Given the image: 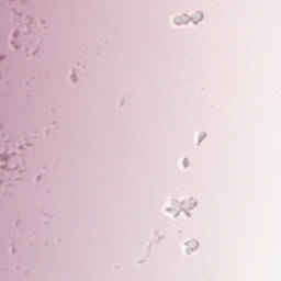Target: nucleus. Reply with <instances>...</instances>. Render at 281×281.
Wrapping results in <instances>:
<instances>
[{
	"label": "nucleus",
	"mask_w": 281,
	"mask_h": 281,
	"mask_svg": "<svg viewBox=\"0 0 281 281\" xmlns=\"http://www.w3.org/2000/svg\"><path fill=\"white\" fill-rule=\"evenodd\" d=\"M195 18H196V20H203V13L202 12H198L195 14Z\"/></svg>",
	"instance_id": "nucleus-1"
}]
</instances>
